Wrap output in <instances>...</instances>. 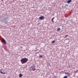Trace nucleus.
I'll return each mask as SVG.
<instances>
[{
  "label": "nucleus",
  "instance_id": "1",
  "mask_svg": "<svg viewBox=\"0 0 78 78\" xmlns=\"http://www.w3.org/2000/svg\"><path fill=\"white\" fill-rule=\"evenodd\" d=\"M28 59L27 58H21V59L20 60L22 64H25V63H27V62H28Z\"/></svg>",
  "mask_w": 78,
  "mask_h": 78
},
{
  "label": "nucleus",
  "instance_id": "3",
  "mask_svg": "<svg viewBox=\"0 0 78 78\" xmlns=\"http://www.w3.org/2000/svg\"><path fill=\"white\" fill-rule=\"evenodd\" d=\"M65 74L67 76H70V73L69 72H66L65 73Z\"/></svg>",
  "mask_w": 78,
  "mask_h": 78
},
{
  "label": "nucleus",
  "instance_id": "9",
  "mask_svg": "<svg viewBox=\"0 0 78 78\" xmlns=\"http://www.w3.org/2000/svg\"><path fill=\"white\" fill-rule=\"evenodd\" d=\"M19 77L20 78H21V77H22V74L21 73H20L19 75Z\"/></svg>",
  "mask_w": 78,
  "mask_h": 78
},
{
  "label": "nucleus",
  "instance_id": "13",
  "mask_svg": "<svg viewBox=\"0 0 78 78\" xmlns=\"http://www.w3.org/2000/svg\"><path fill=\"white\" fill-rule=\"evenodd\" d=\"M55 40H54V41H53L52 42V44H54L55 42Z\"/></svg>",
  "mask_w": 78,
  "mask_h": 78
},
{
  "label": "nucleus",
  "instance_id": "15",
  "mask_svg": "<svg viewBox=\"0 0 78 78\" xmlns=\"http://www.w3.org/2000/svg\"><path fill=\"white\" fill-rule=\"evenodd\" d=\"M39 58H42V55H41L39 56Z\"/></svg>",
  "mask_w": 78,
  "mask_h": 78
},
{
  "label": "nucleus",
  "instance_id": "5",
  "mask_svg": "<svg viewBox=\"0 0 78 78\" xmlns=\"http://www.w3.org/2000/svg\"><path fill=\"white\" fill-rule=\"evenodd\" d=\"M2 41L4 42V43H5V44H6V41H5V40L4 39H3Z\"/></svg>",
  "mask_w": 78,
  "mask_h": 78
},
{
  "label": "nucleus",
  "instance_id": "4",
  "mask_svg": "<svg viewBox=\"0 0 78 78\" xmlns=\"http://www.w3.org/2000/svg\"><path fill=\"white\" fill-rule=\"evenodd\" d=\"M44 16H41V17H40L39 18V19L40 20H43V19H44Z\"/></svg>",
  "mask_w": 78,
  "mask_h": 78
},
{
  "label": "nucleus",
  "instance_id": "7",
  "mask_svg": "<svg viewBox=\"0 0 78 78\" xmlns=\"http://www.w3.org/2000/svg\"><path fill=\"white\" fill-rule=\"evenodd\" d=\"M71 2H72V0H69L67 2V3H69Z\"/></svg>",
  "mask_w": 78,
  "mask_h": 78
},
{
  "label": "nucleus",
  "instance_id": "12",
  "mask_svg": "<svg viewBox=\"0 0 78 78\" xmlns=\"http://www.w3.org/2000/svg\"><path fill=\"white\" fill-rule=\"evenodd\" d=\"M0 73H1L2 74H5V73H3L2 71L0 72Z\"/></svg>",
  "mask_w": 78,
  "mask_h": 78
},
{
  "label": "nucleus",
  "instance_id": "11",
  "mask_svg": "<svg viewBox=\"0 0 78 78\" xmlns=\"http://www.w3.org/2000/svg\"><path fill=\"white\" fill-rule=\"evenodd\" d=\"M8 23V22L7 21H6L5 22V24H7Z\"/></svg>",
  "mask_w": 78,
  "mask_h": 78
},
{
  "label": "nucleus",
  "instance_id": "14",
  "mask_svg": "<svg viewBox=\"0 0 78 78\" xmlns=\"http://www.w3.org/2000/svg\"><path fill=\"white\" fill-rule=\"evenodd\" d=\"M63 78H67V76H65L63 77Z\"/></svg>",
  "mask_w": 78,
  "mask_h": 78
},
{
  "label": "nucleus",
  "instance_id": "8",
  "mask_svg": "<svg viewBox=\"0 0 78 78\" xmlns=\"http://www.w3.org/2000/svg\"><path fill=\"white\" fill-rule=\"evenodd\" d=\"M61 30V29H60V28L58 27L57 28V31H59L60 30Z\"/></svg>",
  "mask_w": 78,
  "mask_h": 78
},
{
  "label": "nucleus",
  "instance_id": "10",
  "mask_svg": "<svg viewBox=\"0 0 78 78\" xmlns=\"http://www.w3.org/2000/svg\"><path fill=\"white\" fill-rule=\"evenodd\" d=\"M4 20L5 21H6V20H8V18H4Z\"/></svg>",
  "mask_w": 78,
  "mask_h": 78
},
{
  "label": "nucleus",
  "instance_id": "2",
  "mask_svg": "<svg viewBox=\"0 0 78 78\" xmlns=\"http://www.w3.org/2000/svg\"><path fill=\"white\" fill-rule=\"evenodd\" d=\"M35 67H36L35 65H32L30 68V69L31 70H33V69Z\"/></svg>",
  "mask_w": 78,
  "mask_h": 78
},
{
  "label": "nucleus",
  "instance_id": "6",
  "mask_svg": "<svg viewBox=\"0 0 78 78\" xmlns=\"http://www.w3.org/2000/svg\"><path fill=\"white\" fill-rule=\"evenodd\" d=\"M54 19H55V17H53L51 19V21H52V22H53V23L55 22H54Z\"/></svg>",
  "mask_w": 78,
  "mask_h": 78
}]
</instances>
